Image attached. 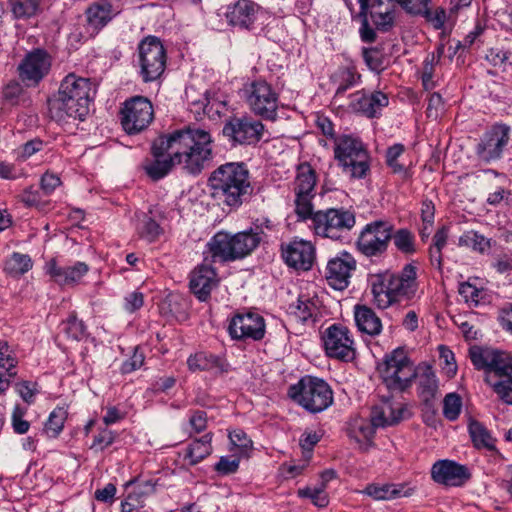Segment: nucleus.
Masks as SVG:
<instances>
[{
    "label": "nucleus",
    "instance_id": "1",
    "mask_svg": "<svg viewBox=\"0 0 512 512\" xmlns=\"http://www.w3.org/2000/svg\"><path fill=\"white\" fill-rule=\"evenodd\" d=\"M170 148L174 160L191 174L200 173L213 158V140L207 130L186 127L162 135L157 148Z\"/></svg>",
    "mask_w": 512,
    "mask_h": 512
},
{
    "label": "nucleus",
    "instance_id": "2",
    "mask_svg": "<svg viewBox=\"0 0 512 512\" xmlns=\"http://www.w3.org/2000/svg\"><path fill=\"white\" fill-rule=\"evenodd\" d=\"M96 93L95 85L88 78L67 75L61 82L57 96L50 101V114L57 121L67 118L84 120Z\"/></svg>",
    "mask_w": 512,
    "mask_h": 512
},
{
    "label": "nucleus",
    "instance_id": "3",
    "mask_svg": "<svg viewBox=\"0 0 512 512\" xmlns=\"http://www.w3.org/2000/svg\"><path fill=\"white\" fill-rule=\"evenodd\" d=\"M368 283L371 287L374 303L378 308L386 309L414 297L418 288L417 267L409 263L398 273L385 270L370 274Z\"/></svg>",
    "mask_w": 512,
    "mask_h": 512
},
{
    "label": "nucleus",
    "instance_id": "4",
    "mask_svg": "<svg viewBox=\"0 0 512 512\" xmlns=\"http://www.w3.org/2000/svg\"><path fill=\"white\" fill-rule=\"evenodd\" d=\"M469 357L477 370L485 371L484 381L497 397L512 405V354L474 346L469 350Z\"/></svg>",
    "mask_w": 512,
    "mask_h": 512
},
{
    "label": "nucleus",
    "instance_id": "5",
    "mask_svg": "<svg viewBox=\"0 0 512 512\" xmlns=\"http://www.w3.org/2000/svg\"><path fill=\"white\" fill-rule=\"evenodd\" d=\"M212 195L224 205L238 208L251 195L249 171L243 163H226L209 178Z\"/></svg>",
    "mask_w": 512,
    "mask_h": 512
},
{
    "label": "nucleus",
    "instance_id": "6",
    "mask_svg": "<svg viewBox=\"0 0 512 512\" xmlns=\"http://www.w3.org/2000/svg\"><path fill=\"white\" fill-rule=\"evenodd\" d=\"M289 397L311 413L322 412L333 402V393L322 379L305 376L298 383L291 385Z\"/></svg>",
    "mask_w": 512,
    "mask_h": 512
},
{
    "label": "nucleus",
    "instance_id": "7",
    "mask_svg": "<svg viewBox=\"0 0 512 512\" xmlns=\"http://www.w3.org/2000/svg\"><path fill=\"white\" fill-rule=\"evenodd\" d=\"M379 373L388 390L398 392L410 387L417 376L413 362L401 347L385 356L379 366Z\"/></svg>",
    "mask_w": 512,
    "mask_h": 512
},
{
    "label": "nucleus",
    "instance_id": "8",
    "mask_svg": "<svg viewBox=\"0 0 512 512\" xmlns=\"http://www.w3.org/2000/svg\"><path fill=\"white\" fill-rule=\"evenodd\" d=\"M243 95L250 110L266 120H275L279 107V95L265 80H255L243 88Z\"/></svg>",
    "mask_w": 512,
    "mask_h": 512
},
{
    "label": "nucleus",
    "instance_id": "9",
    "mask_svg": "<svg viewBox=\"0 0 512 512\" xmlns=\"http://www.w3.org/2000/svg\"><path fill=\"white\" fill-rule=\"evenodd\" d=\"M166 60L165 48L158 38L149 36L140 42L138 62L144 82L157 80L165 71Z\"/></svg>",
    "mask_w": 512,
    "mask_h": 512
},
{
    "label": "nucleus",
    "instance_id": "10",
    "mask_svg": "<svg viewBox=\"0 0 512 512\" xmlns=\"http://www.w3.org/2000/svg\"><path fill=\"white\" fill-rule=\"evenodd\" d=\"M308 218L312 220L315 233L322 237L341 240L343 234L348 235L352 216L341 209H327L326 211L312 212Z\"/></svg>",
    "mask_w": 512,
    "mask_h": 512
},
{
    "label": "nucleus",
    "instance_id": "11",
    "mask_svg": "<svg viewBox=\"0 0 512 512\" xmlns=\"http://www.w3.org/2000/svg\"><path fill=\"white\" fill-rule=\"evenodd\" d=\"M316 174L308 163L300 164L294 181L295 212L304 220L312 215V199L315 196Z\"/></svg>",
    "mask_w": 512,
    "mask_h": 512
},
{
    "label": "nucleus",
    "instance_id": "12",
    "mask_svg": "<svg viewBox=\"0 0 512 512\" xmlns=\"http://www.w3.org/2000/svg\"><path fill=\"white\" fill-rule=\"evenodd\" d=\"M121 124L128 134H137L145 130L153 120L154 111L151 102L136 96L127 100L121 110Z\"/></svg>",
    "mask_w": 512,
    "mask_h": 512
},
{
    "label": "nucleus",
    "instance_id": "13",
    "mask_svg": "<svg viewBox=\"0 0 512 512\" xmlns=\"http://www.w3.org/2000/svg\"><path fill=\"white\" fill-rule=\"evenodd\" d=\"M392 237V226L384 221H374L361 232L357 247L364 255L371 257L386 251Z\"/></svg>",
    "mask_w": 512,
    "mask_h": 512
},
{
    "label": "nucleus",
    "instance_id": "14",
    "mask_svg": "<svg viewBox=\"0 0 512 512\" xmlns=\"http://www.w3.org/2000/svg\"><path fill=\"white\" fill-rule=\"evenodd\" d=\"M403 413L404 408L401 403L384 399L372 409L371 424L360 425L358 431L364 439L371 441L375 434V428L399 423L403 419Z\"/></svg>",
    "mask_w": 512,
    "mask_h": 512
},
{
    "label": "nucleus",
    "instance_id": "15",
    "mask_svg": "<svg viewBox=\"0 0 512 512\" xmlns=\"http://www.w3.org/2000/svg\"><path fill=\"white\" fill-rule=\"evenodd\" d=\"M511 127L505 123H495L482 136L476 153L486 162L499 159L510 141Z\"/></svg>",
    "mask_w": 512,
    "mask_h": 512
},
{
    "label": "nucleus",
    "instance_id": "16",
    "mask_svg": "<svg viewBox=\"0 0 512 512\" xmlns=\"http://www.w3.org/2000/svg\"><path fill=\"white\" fill-rule=\"evenodd\" d=\"M264 125L250 117H235L224 125L223 134L238 144H254L263 136Z\"/></svg>",
    "mask_w": 512,
    "mask_h": 512
},
{
    "label": "nucleus",
    "instance_id": "17",
    "mask_svg": "<svg viewBox=\"0 0 512 512\" xmlns=\"http://www.w3.org/2000/svg\"><path fill=\"white\" fill-rule=\"evenodd\" d=\"M228 331L233 339L258 341L265 335V321L255 312L239 313L231 319Z\"/></svg>",
    "mask_w": 512,
    "mask_h": 512
},
{
    "label": "nucleus",
    "instance_id": "18",
    "mask_svg": "<svg viewBox=\"0 0 512 512\" xmlns=\"http://www.w3.org/2000/svg\"><path fill=\"white\" fill-rule=\"evenodd\" d=\"M323 342L329 357L345 362L352 360V339L348 327L342 324L329 326L324 332Z\"/></svg>",
    "mask_w": 512,
    "mask_h": 512
},
{
    "label": "nucleus",
    "instance_id": "19",
    "mask_svg": "<svg viewBox=\"0 0 512 512\" xmlns=\"http://www.w3.org/2000/svg\"><path fill=\"white\" fill-rule=\"evenodd\" d=\"M50 67L49 55L44 50L36 49L28 53L20 63L19 76L28 86H35L48 74Z\"/></svg>",
    "mask_w": 512,
    "mask_h": 512
},
{
    "label": "nucleus",
    "instance_id": "20",
    "mask_svg": "<svg viewBox=\"0 0 512 512\" xmlns=\"http://www.w3.org/2000/svg\"><path fill=\"white\" fill-rule=\"evenodd\" d=\"M432 479L446 486H461L470 477L467 468L451 460H438L431 468Z\"/></svg>",
    "mask_w": 512,
    "mask_h": 512
},
{
    "label": "nucleus",
    "instance_id": "21",
    "mask_svg": "<svg viewBox=\"0 0 512 512\" xmlns=\"http://www.w3.org/2000/svg\"><path fill=\"white\" fill-rule=\"evenodd\" d=\"M285 263L296 270H309L315 259V249L311 242L294 240L283 250Z\"/></svg>",
    "mask_w": 512,
    "mask_h": 512
},
{
    "label": "nucleus",
    "instance_id": "22",
    "mask_svg": "<svg viewBox=\"0 0 512 512\" xmlns=\"http://www.w3.org/2000/svg\"><path fill=\"white\" fill-rule=\"evenodd\" d=\"M162 140V136L154 140L152 144V155L153 159L147 161L144 164L146 173L153 179L159 180L166 176L171 168L179 164L178 161L174 160V153L170 148L158 149L157 146Z\"/></svg>",
    "mask_w": 512,
    "mask_h": 512
},
{
    "label": "nucleus",
    "instance_id": "23",
    "mask_svg": "<svg viewBox=\"0 0 512 512\" xmlns=\"http://www.w3.org/2000/svg\"><path fill=\"white\" fill-rule=\"evenodd\" d=\"M204 255L205 262L225 263L234 261L232 234L223 231L216 233L206 244Z\"/></svg>",
    "mask_w": 512,
    "mask_h": 512
},
{
    "label": "nucleus",
    "instance_id": "24",
    "mask_svg": "<svg viewBox=\"0 0 512 512\" xmlns=\"http://www.w3.org/2000/svg\"><path fill=\"white\" fill-rule=\"evenodd\" d=\"M342 257H336L330 260L326 267V280L328 284L335 290H343L348 287L351 277V262L348 260L350 255L348 252H342Z\"/></svg>",
    "mask_w": 512,
    "mask_h": 512
},
{
    "label": "nucleus",
    "instance_id": "25",
    "mask_svg": "<svg viewBox=\"0 0 512 512\" xmlns=\"http://www.w3.org/2000/svg\"><path fill=\"white\" fill-rule=\"evenodd\" d=\"M217 284L215 270L206 264L200 265L191 274L190 288L200 301H206Z\"/></svg>",
    "mask_w": 512,
    "mask_h": 512
},
{
    "label": "nucleus",
    "instance_id": "26",
    "mask_svg": "<svg viewBox=\"0 0 512 512\" xmlns=\"http://www.w3.org/2000/svg\"><path fill=\"white\" fill-rule=\"evenodd\" d=\"M47 273L60 285L77 284L88 272V265L84 262H76L73 266L60 267L55 261L46 265Z\"/></svg>",
    "mask_w": 512,
    "mask_h": 512
},
{
    "label": "nucleus",
    "instance_id": "27",
    "mask_svg": "<svg viewBox=\"0 0 512 512\" xmlns=\"http://www.w3.org/2000/svg\"><path fill=\"white\" fill-rule=\"evenodd\" d=\"M18 359L12 347L5 341H0V395L3 394L17 375Z\"/></svg>",
    "mask_w": 512,
    "mask_h": 512
},
{
    "label": "nucleus",
    "instance_id": "28",
    "mask_svg": "<svg viewBox=\"0 0 512 512\" xmlns=\"http://www.w3.org/2000/svg\"><path fill=\"white\" fill-rule=\"evenodd\" d=\"M259 6L251 0H238L230 5L226 17L230 24L248 27L256 19Z\"/></svg>",
    "mask_w": 512,
    "mask_h": 512
},
{
    "label": "nucleus",
    "instance_id": "29",
    "mask_svg": "<svg viewBox=\"0 0 512 512\" xmlns=\"http://www.w3.org/2000/svg\"><path fill=\"white\" fill-rule=\"evenodd\" d=\"M354 98L357 99V111L369 118L378 116L389 103L387 95L380 91L370 94L356 93Z\"/></svg>",
    "mask_w": 512,
    "mask_h": 512
},
{
    "label": "nucleus",
    "instance_id": "30",
    "mask_svg": "<svg viewBox=\"0 0 512 512\" xmlns=\"http://www.w3.org/2000/svg\"><path fill=\"white\" fill-rule=\"evenodd\" d=\"M354 321L359 331L368 335H378L382 329V323L376 313L367 306H356Z\"/></svg>",
    "mask_w": 512,
    "mask_h": 512
},
{
    "label": "nucleus",
    "instance_id": "31",
    "mask_svg": "<svg viewBox=\"0 0 512 512\" xmlns=\"http://www.w3.org/2000/svg\"><path fill=\"white\" fill-rule=\"evenodd\" d=\"M412 488H406L405 485L399 484H371L366 487L364 493L375 500H392L399 497H408L413 494Z\"/></svg>",
    "mask_w": 512,
    "mask_h": 512
},
{
    "label": "nucleus",
    "instance_id": "32",
    "mask_svg": "<svg viewBox=\"0 0 512 512\" xmlns=\"http://www.w3.org/2000/svg\"><path fill=\"white\" fill-rule=\"evenodd\" d=\"M189 370L196 371H213L222 373L225 371V363L221 358L207 352H198L191 355L187 360Z\"/></svg>",
    "mask_w": 512,
    "mask_h": 512
},
{
    "label": "nucleus",
    "instance_id": "33",
    "mask_svg": "<svg viewBox=\"0 0 512 512\" xmlns=\"http://www.w3.org/2000/svg\"><path fill=\"white\" fill-rule=\"evenodd\" d=\"M259 244L257 234L241 232L232 235V250L234 261L250 254Z\"/></svg>",
    "mask_w": 512,
    "mask_h": 512
},
{
    "label": "nucleus",
    "instance_id": "34",
    "mask_svg": "<svg viewBox=\"0 0 512 512\" xmlns=\"http://www.w3.org/2000/svg\"><path fill=\"white\" fill-rule=\"evenodd\" d=\"M212 435L210 433L194 440L187 448L185 458L191 465H195L212 453Z\"/></svg>",
    "mask_w": 512,
    "mask_h": 512
},
{
    "label": "nucleus",
    "instance_id": "35",
    "mask_svg": "<svg viewBox=\"0 0 512 512\" xmlns=\"http://www.w3.org/2000/svg\"><path fill=\"white\" fill-rule=\"evenodd\" d=\"M87 21L95 29L104 27L113 17L111 5L93 4L87 11Z\"/></svg>",
    "mask_w": 512,
    "mask_h": 512
},
{
    "label": "nucleus",
    "instance_id": "36",
    "mask_svg": "<svg viewBox=\"0 0 512 512\" xmlns=\"http://www.w3.org/2000/svg\"><path fill=\"white\" fill-rule=\"evenodd\" d=\"M33 266L29 255L14 252L9 259L6 260L4 270L12 277H19L27 273Z\"/></svg>",
    "mask_w": 512,
    "mask_h": 512
},
{
    "label": "nucleus",
    "instance_id": "37",
    "mask_svg": "<svg viewBox=\"0 0 512 512\" xmlns=\"http://www.w3.org/2000/svg\"><path fill=\"white\" fill-rule=\"evenodd\" d=\"M335 159L345 170L352 167V137L343 135L335 140Z\"/></svg>",
    "mask_w": 512,
    "mask_h": 512
},
{
    "label": "nucleus",
    "instance_id": "38",
    "mask_svg": "<svg viewBox=\"0 0 512 512\" xmlns=\"http://www.w3.org/2000/svg\"><path fill=\"white\" fill-rule=\"evenodd\" d=\"M354 178H365L370 171V157L362 143L354 138Z\"/></svg>",
    "mask_w": 512,
    "mask_h": 512
},
{
    "label": "nucleus",
    "instance_id": "39",
    "mask_svg": "<svg viewBox=\"0 0 512 512\" xmlns=\"http://www.w3.org/2000/svg\"><path fill=\"white\" fill-rule=\"evenodd\" d=\"M437 390L436 375L430 367H427L419 376V394L425 402H428L435 397Z\"/></svg>",
    "mask_w": 512,
    "mask_h": 512
},
{
    "label": "nucleus",
    "instance_id": "40",
    "mask_svg": "<svg viewBox=\"0 0 512 512\" xmlns=\"http://www.w3.org/2000/svg\"><path fill=\"white\" fill-rule=\"evenodd\" d=\"M469 433L473 444L477 448L494 449V439L481 423L473 421L469 424Z\"/></svg>",
    "mask_w": 512,
    "mask_h": 512
},
{
    "label": "nucleus",
    "instance_id": "41",
    "mask_svg": "<svg viewBox=\"0 0 512 512\" xmlns=\"http://www.w3.org/2000/svg\"><path fill=\"white\" fill-rule=\"evenodd\" d=\"M61 331L68 339L80 341L87 336V329L82 320H79L75 315L69 316L66 321L61 324Z\"/></svg>",
    "mask_w": 512,
    "mask_h": 512
},
{
    "label": "nucleus",
    "instance_id": "42",
    "mask_svg": "<svg viewBox=\"0 0 512 512\" xmlns=\"http://www.w3.org/2000/svg\"><path fill=\"white\" fill-rule=\"evenodd\" d=\"M67 418V411L58 407L55 408L49 415L47 422L45 423L44 431L47 436L55 438L59 435L64 427V422Z\"/></svg>",
    "mask_w": 512,
    "mask_h": 512
},
{
    "label": "nucleus",
    "instance_id": "43",
    "mask_svg": "<svg viewBox=\"0 0 512 512\" xmlns=\"http://www.w3.org/2000/svg\"><path fill=\"white\" fill-rule=\"evenodd\" d=\"M40 0H10L13 15L18 19L34 16L39 8Z\"/></svg>",
    "mask_w": 512,
    "mask_h": 512
},
{
    "label": "nucleus",
    "instance_id": "44",
    "mask_svg": "<svg viewBox=\"0 0 512 512\" xmlns=\"http://www.w3.org/2000/svg\"><path fill=\"white\" fill-rule=\"evenodd\" d=\"M391 238H393L394 245L401 253L413 254L416 252L415 237L411 231L399 229Z\"/></svg>",
    "mask_w": 512,
    "mask_h": 512
},
{
    "label": "nucleus",
    "instance_id": "45",
    "mask_svg": "<svg viewBox=\"0 0 512 512\" xmlns=\"http://www.w3.org/2000/svg\"><path fill=\"white\" fill-rule=\"evenodd\" d=\"M404 146L402 144H395L388 148L386 152V163L392 169L393 173L401 174L403 177H408V169L398 162V158L403 154Z\"/></svg>",
    "mask_w": 512,
    "mask_h": 512
},
{
    "label": "nucleus",
    "instance_id": "46",
    "mask_svg": "<svg viewBox=\"0 0 512 512\" xmlns=\"http://www.w3.org/2000/svg\"><path fill=\"white\" fill-rule=\"evenodd\" d=\"M137 229L139 236L148 242L155 241L162 233L159 224L147 215L143 217Z\"/></svg>",
    "mask_w": 512,
    "mask_h": 512
},
{
    "label": "nucleus",
    "instance_id": "47",
    "mask_svg": "<svg viewBox=\"0 0 512 512\" xmlns=\"http://www.w3.org/2000/svg\"><path fill=\"white\" fill-rule=\"evenodd\" d=\"M462 408V400L456 393H449L443 400V415L446 419L454 421L458 418Z\"/></svg>",
    "mask_w": 512,
    "mask_h": 512
},
{
    "label": "nucleus",
    "instance_id": "48",
    "mask_svg": "<svg viewBox=\"0 0 512 512\" xmlns=\"http://www.w3.org/2000/svg\"><path fill=\"white\" fill-rule=\"evenodd\" d=\"M293 308V313L303 322L310 319L317 311L316 303L305 296H300L297 305Z\"/></svg>",
    "mask_w": 512,
    "mask_h": 512
},
{
    "label": "nucleus",
    "instance_id": "49",
    "mask_svg": "<svg viewBox=\"0 0 512 512\" xmlns=\"http://www.w3.org/2000/svg\"><path fill=\"white\" fill-rule=\"evenodd\" d=\"M459 294L464 298L466 303L472 306H478L484 298V291L469 282L460 284Z\"/></svg>",
    "mask_w": 512,
    "mask_h": 512
},
{
    "label": "nucleus",
    "instance_id": "50",
    "mask_svg": "<svg viewBox=\"0 0 512 512\" xmlns=\"http://www.w3.org/2000/svg\"><path fill=\"white\" fill-rule=\"evenodd\" d=\"M298 495L310 498L312 503L319 508H324L329 503L328 495L324 490V484L320 488L307 487L300 489L298 490Z\"/></svg>",
    "mask_w": 512,
    "mask_h": 512
},
{
    "label": "nucleus",
    "instance_id": "51",
    "mask_svg": "<svg viewBox=\"0 0 512 512\" xmlns=\"http://www.w3.org/2000/svg\"><path fill=\"white\" fill-rule=\"evenodd\" d=\"M128 487H130L131 490L127 495V499L132 503L134 502L135 506L138 508L142 506L145 496L153 490V486L148 482L137 485L128 483Z\"/></svg>",
    "mask_w": 512,
    "mask_h": 512
},
{
    "label": "nucleus",
    "instance_id": "52",
    "mask_svg": "<svg viewBox=\"0 0 512 512\" xmlns=\"http://www.w3.org/2000/svg\"><path fill=\"white\" fill-rule=\"evenodd\" d=\"M374 24L381 31H388L394 24V9L371 13Z\"/></svg>",
    "mask_w": 512,
    "mask_h": 512
},
{
    "label": "nucleus",
    "instance_id": "53",
    "mask_svg": "<svg viewBox=\"0 0 512 512\" xmlns=\"http://www.w3.org/2000/svg\"><path fill=\"white\" fill-rule=\"evenodd\" d=\"M26 409L16 405L13 409L11 421L13 429L18 434H25L28 432L30 423L24 419Z\"/></svg>",
    "mask_w": 512,
    "mask_h": 512
},
{
    "label": "nucleus",
    "instance_id": "54",
    "mask_svg": "<svg viewBox=\"0 0 512 512\" xmlns=\"http://www.w3.org/2000/svg\"><path fill=\"white\" fill-rule=\"evenodd\" d=\"M231 444L239 449V453L245 454L251 447L252 441L243 430H234L229 433Z\"/></svg>",
    "mask_w": 512,
    "mask_h": 512
},
{
    "label": "nucleus",
    "instance_id": "55",
    "mask_svg": "<svg viewBox=\"0 0 512 512\" xmlns=\"http://www.w3.org/2000/svg\"><path fill=\"white\" fill-rule=\"evenodd\" d=\"M440 360L445 364V370L449 377H453L457 372L454 353L445 346H439Z\"/></svg>",
    "mask_w": 512,
    "mask_h": 512
},
{
    "label": "nucleus",
    "instance_id": "56",
    "mask_svg": "<svg viewBox=\"0 0 512 512\" xmlns=\"http://www.w3.org/2000/svg\"><path fill=\"white\" fill-rule=\"evenodd\" d=\"M144 360V353L140 351L138 347H136L131 358L122 364V373L127 374L139 369L143 365Z\"/></svg>",
    "mask_w": 512,
    "mask_h": 512
},
{
    "label": "nucleus",
    "instance_id": "57",
    "mask_svg": "<svg viewBox=\"0 0 512 512\" xmlns=\"http://www.w3.org/2000/svg\"><path fill=\"white\" fill-rule=\"evenodd\" d=\"M239 468V459L221 457L219 462L215 465V470L221 475H229L235 473Z\"/></svg>",
    "mask_w": 512,
    "mask_h": 512
},
{
    "label": "nucleus",
    "instance_id": "58",
    "mask_svg": "<svg viewBox=\"0 0 512 512\" xmlns=\"http://www.w3.org/2000/svg\"><path fill=\"white\" fill-rule=\"evenodd\" d=\"M465 238L471 244L474 250L479 252H484L490 248V240L485 238L483 235L478 232L471 231L465 235Z\"/></svg>",
    "mask_w": 512,
    "mask_h": 512
},
{
    "label": "nucleus",
    "instance_id": "59",
    "mask_svg": "<svg viewBox=\"0 0 512 512\" xmlns=\"http://www.w3.org/2000/svg\"><path fill=\"white\" fill-rule=\"evenodd\" d=\"M144 304V295L139 291H133L124 298V308L127 312L133 313Z\"/></svg>",
    "mask_w": 512,
    "mask_h": 512
},
{
    "label": "nucleus",
    "instance_id": "60",
    "mask_svg": "<svg viewBox=\"0 0 512 512\" xmlns=\"http://www.w3.org/2000/svg\"><path fill=\"white\" fill-rule=\"evenodd\" d=\"M115 440V433L108 429H103L99 432L97 436H95L92 448L98 450H104L108 446H110Z\"/></svg>",
    "mask_w": 512,
    "mask_h": 512
},
{
    "label": "nucleus",
    "instance_id": "61",
    "mask_svg": "<svg viewBox=\"0 0 512 512\" xmlns=\"http://www.w3.org/2000/svg\"><path fill=\"white\" fill-rule=\"evenodd\" d=\"M420 15H424L435 29H441L446 20V12L444 9L438 8L434 12H431L428 9V5L426 6V10Z\"/></svg>",
    "mask_w": 512,
    "mask_h": 512
},
{
    "label": "nucleus",
    "instance_id": "62",
    "mask_svg": "<svg viewBox=\"0 0 512 512\" xmlns=\"http://www.w3.org/2000/svg\"><path fill=\"white\" fill-rule=\"evenodd\" d=\"M60 184V178L54 173L46 172L41 177L40 186L46 195L51 194Z\"/></svg>",
    "mask_w": 512,
    "mask_h": 512
},
{
    "label": "nucleus",
    "instance_id": "63",
    "mask_svg": "<svg viewBox=\"0 0 512 512\" xmlns=\"http://www.w3.org/2000/svg\"><path fill=\"white\" fill-rule=\"evenodd\" d=\"M189 424L196 433H200L205 430L207 426L206 412L202 410L193 411L189 418Z\"/></svg>",
    "mask_w": 512,
    "mask_h": 512
},
{
    "label": "nucleus",
    "instance_id": "64",
    "mask_svg": "<svg viewBox=\"0 0 512 512\" xmlns=\"http://www.w3.org/2000/svg\"><path fill=\"white\" fill-rule=\"evenodd\" d=\"M16 391L19 396L28 404L33 403L36 394L35 385L24 381L16 385Z\"/></svg>",
    "mask_w": 512,
    "mask_h": 512
}]
</instances>
